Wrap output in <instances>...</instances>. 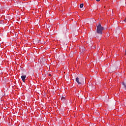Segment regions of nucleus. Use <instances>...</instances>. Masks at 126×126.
Returning <instances> with one entry per match:
<instances>
[{
  "label": "nucleus",
  "mask_w": 126,
  "mask_h": 126,
  "mask_svg": "<svg viewBox=\"0 0 126 126\" xmlns=\"http://www.w3.org/2000/svg\"><path fill=\"white\" fill-rule=\"evenodd\" d=\"M96 1H100V0H96Z\"/></svg>",
  "instance_id": "obj_9"
},
{
  "label": "nucleus",
  "mask_w": 126,
  "mask_h": 126,
  "mask_svg": "<svg viewBox=\"0 0 126 126\" xmlns=\"http://www.w3.org/2000/svg\"><path fill=\"white\" fill-rule=\"evenodd\" d=\"M104 30V27H102L101 23H99L96 28V33L95 35L97 38L102 37L103 34V31Z\"/></svg>",
  "instance_id": "obj_1"
},
{
  "label": "nucleus",
  "mask_w": 126,
  "mask_h": 126,
  "mask_svg": "<svg viewBox=\"0 0 126 126\" xmlns=\"http://www.w3.org/2000/svg\"><path fill=\"white\" fill-rule=\"evenodd\" d=\"M124 21H125V22H126V17L125 19L124 20Z\"/></svg>",
  "instance_id": "obj_8"
},
{
  "label": "nucleus",
  "mask_w": 126,
  "mask_h": 126,
  "mask_svg": "<svg viewBox=\"0 0 126 126\" xmlns=\"http://www.w3.org/2000/svg\"><path fill=\"white\" fill-rule=\"evenodd\" d=\"M51 74H49V76H51Z\"/></svg>",
  "instance_id": "obj_10"
},
{
  "label": "nucleus",
  "mask_w": 126,
  "mask_h": 126,
  "mask_svg": "<svg viewBox=\"0 0 126 126\" xmlns=\"http://www.w3.org/2000/svg\"><path fill=\"white\" fill-rule=\"evenodd\" d=\"M21 78L23 82H25V78H26V75H22Z\"/></svg>",
  "instance_id": "obj_3"
},
{
  "label": "nucleus",
  "mask_w": 126,
  "mask_h": 126,
  "mask_svg": "<svg viewBox=\"0 0 126 126\" xmlns=\"http://www.w3.org/2000/svg\"><path fill=\"white\" fill-rule=\"evenodd\" d=\"M76 81L78 83L79 85H80V84H81V85H83V84H84V79L83 78L79 79V78L77 77L76 78Z\"/></svg>",
  "instance_id": "obj_2"
},
{
  "label": "nucleus",
  "mask_w": 126,
  "mask_h": 126,
  "mask_svg": "<svg viewBox=\"0 0 126 126\" xmlns=\"http://www.w3.org/2000/svg\"><path fill=\"white\" fill-rule=\"evenodd\" d=\"M72 53H70V54H69V56L71 57H73V55H72Z\"/></svg>",
  "instance_id": "obj_7"
},
{
  "label": "nucleus",
  "mask_w": 126,
  "mask_h": 126,
  "mask_svg": "<svg viewBox=\"0 0 126 126\" xmlns=\"http://www.w3.org/2000/svg\"><path fill=\"white\" fill-rule=\"evenodd\" d=\"M122 85L124 86V89H125V90H126V82H124L123 83H122Z\"/></svg>",
  "instance_id": "obj_4"
},
{
  "label": "nucleus",
  "mask_w": 126,
  "mask_h": 126,
  "mask_svg": "<svg viewBox=\"0 0 126 126\" xmlns=\"http://www.w3.org/2000/svg\"><path fill=\"white\" fill-rule=\"evenodd\" d=\"M61 101H62L63 102H64V101H65V97L62 96Z\"/></svg>",
  "instance_id": "obj_5"
},
{
  "label": "nucleus",
  "mask_w": 126,
  "mask_h": 126,
  "mask_svg": "<svg viewBox=\"0 0 126 126\" xmlns=\"http://www.w3.org/2000/svg\"><path fill=\"white\" fill-rule=\"evenodd\" d=\"M83 7V4H81L80 5V8H82Z\"/></svg>",
  "instance_id": "obj_6"
}]
</instances>
